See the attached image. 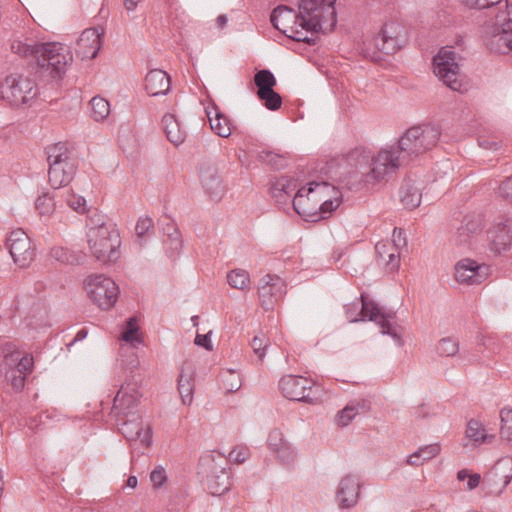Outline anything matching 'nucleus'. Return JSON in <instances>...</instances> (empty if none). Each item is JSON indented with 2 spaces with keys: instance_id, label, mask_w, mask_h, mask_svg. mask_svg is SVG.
<instances>
[{
  "instance_id": "obj_1",
  "label": "nucleus",
  "mask_w": 512,
  "mask_h": 512,
  "mask_svg": "<svg viewBox=\"0 0 512 512\" xmlns=\"http://www.w3.org/2000/svg\"><path fill=\"white\" fill-rule=\"evenodd\" d=\"M14 53L35 60V74L50 80L61 79L66 67L72 61V55L61 43H23L14 41L11 44Z\"/></svg>"
},
{
  "instance_id": "obj_2",
  "label": "nucleus",
  "mask_w": 512,
  "mask_h": 512,
  "mask_svg": "<svg viewBox=\"0 0 512 512\" xmlns=\"http://www.w3.org/2000/svg\"><path fill=\"white\" fill-rule=\"evenodd\" d=\"M342 202L341 191L327 181H312L301 187L293 198V208L301 216L326 218Z\"/></svg>"
},
{
  "instance_id": "obj_3",
  "label": "nucleus",
  "mask_w": 512,
  "mask_h": 512,
  "mask_svg": "<svg viewBox=\"0 0 512 512\" xmlns=\"http://www.w3.org/2000/svg\"><path fill=\"white\" fill-rule=\"evenodd\" d=\"M397 144L381 149L370 156L364 150L355 149L349 154L350 161H357V168L367 183H375L394 174L401 166L409 164Z\"/></svg>"
},
{
  "instance_id": "obj_4",
  "label": "nucleus",
  "mask_w": 512,
  "mask_h": 512,
  "mask_svg": "<svg viewBox=\"0 0 512 512\" xmlns=\"http://www.w3.org/2000/svg\"><path fill=\"white\" fill-rule=\"evenodd\" d=\"M345 314L352 323L365 320L375 322L381 328V334L391 336L397 345L402 346L401 327L392 323L396 316L395 312L383 311L373 300H368L363 294L361 304L345 305Z\"/></svg>"
},
{
  "instance_id": "obj_5",
  "label": "nucleus",
  "mask_w": 512,
  "mask_h": 512,
  "mask_svg": "<svg viewBox=\"0 0 512 512\" xmlns=\"http://www.w3.org/2000/svg\"><path fill=\"white\" fill-rule=\"evenodd\" d=\"M336 0H298V16L306 32L328 33L337 24Z\"/></svg>"
},
{
  "instance_id": "obj_6",
  "label": "nucleus",
  "mask_w": 512,
  "mask_h": 512,
  "mask_svg": "<svg viewBox=\"0 0 512 512\" xmlns=\"http://www.w3.org/2000/svg\"><path fill=\"white\" fill-rule=\"evenodd\" d=\"M228 460L225 455L210 451L203 454L198 463V475L213 496H220L231 488Z\"/></svg>"
},
{
  "instance_id": "obj_7",
  "label": "nucleus",
  "mask_w": 512,
  "mask_h": 512,
  "mask_svg": "<svg viewBox=\"0 0 512 512\" xmlns=\"http://www.w3.org/2000/svg\"><path fill=\"white\" fill-rule=\"evenodd\" d=\"M88 245L92 255L100 262H115L120 257V234L111 222H103L89 229Z\"/></svg>"
},
{
  "instance_id": "obj_8",
  "label": "nucleus",
  "mask_w": 512,
  "mask_h": 512,
  "mask_svg": "<svg viewBox=\"0 0 512 512\" xmlns=\"http://www.w3.org/2000/svg\"><path fill=\"white\" fill-rule=\"evenodd\" d=\"M441 131L438 126L424 124L409 128L398 140L400 151L410 163L419 155L431 150L439 141Z\"/></svg>"
},
{
  "instance_id": "obj_9",
  "label": "nucleus",
  "mask_w": 512,
  "mask_h": 512,
  "mask_svg": "<svg viewBox=\"0 0 512 512\" xmlns=\"http://www.w3.org/2000/svg\"><path fill=\"white\" fill-rule=\"evenodd\" d=\"M49 164L48 179L54 189L68 185L77 170L74 160L70 157L67 143L58 142L46 148Z\"/></svg>"
},
{
  "instance_id": "obj_10",
  "label": "nucleus",
  "mask_w": 512,
  "mask_h": 512,
  "mask_svg": "<svg viewBox=\"0 0 512 512\" xmlns=\"http://www.w3.org/2000/svg\"><path fill=\"white\" fill-rule=\"evenodd\" d=\"M459 59L460 56L452 46L442 47L433 57V68L434 74L447 87L453 91L464 92L467 90V85L460 74Z\"/></svg>"
},
{
  "instance_id": "obj_11",
  "label": "nucleus",
  "mask_w": 512,
  "mask_h": 512,
  "mask_svg": "<svg viewBox=\"0 0 512 512\" xmlns=\"http://www.w3.org/2000/svg\"><path fill=\"white\" fill-rule=\"evenodd\" d=\"M283 397L308 404L318 403L323 395L320 386H316L311 380L299 375H285L278 383Z\"/></svg>"
},
{
  "instance_id": "obj_12",
  "label": "nucleus",
  "mask_w": 512,
  "mask_h": 512,
  "mask_svg": "<svg viewBox=\"0 0 512 512\" xmlns=\"http://www.w3.org/2000/svg\"><path fill=\"white\" fill-rule=\"evenodd\" d=\"M37 95L35 83L30 78L11 74L0 83V98L13 106L28 104Z\"/></svg>"
},
{
  "instance_id": "obj_13",
  "label": "nucleus",
  "mask_w": 512,
  "mask_h": 512,
  "mask_svg": "<svg viewBox=\"0 0 512 512\" xmlns=\"http://www.w3.org/2000/svg\"><path fill=\"white\" fill-rule=\"evenodd\" d=\"M270 21L277 30L294 41L314 43L311 38L305 35L302 19L298 16V11L293 8L286 5L277 6L271 13Z\"/></svg>"
},
{
  "instance_id": "obj_14",
  "label": "nucleus",
  "mask_w": 512,
  "mask_h": 512,
  "mask_svg": "<svg viewBox=\"0 0 512 512\" xmlns=\"http://www.w3.org/2000/svg\"><path fill=\"white\" fill-rule=\"evenodd\" d=\"M85 290L92 302L103 310L112 308L119 295L117 284L102 274L88 276L85 280Z\"/></svg>"
},
{
  "instance_id": "obj_15",
  "label": "nucleus",
  "mask_w": 512,
  "mask_h": 512,
  "mask_svg": "<svg viewBox=\"0 0 512 512\" xmlns=\"http://www.w3.org/2000/svg\"><path fill=\"white\" fill-rule=\"evenodd\" d=\"M140 398L141 394L137 382L125 381L114 397L111 416L116 421H120L122 417L139 416L134 409L137 407Z\"/></svg>"
},
{
  "instance_id": "obj_16",
  "label": "nucleus",
  "mask_w": 512,
  "mask_h": 512,
  "mask_svg": "<svg viewBox=\"0 0 512 512\" xmlns=\"http://www.w3.org/2000/svg\"><path fill=\"white\" fill-rule=\"evenodd\" d=\"M6 247L19 267H27L34 259L35 253L31 247V240L22 229L10 232L6 239Z\"/></svg>"
},
{
  "instance_id": "obj_17",
  "label": "nucleus",
  "mask_w": 512,
  "mask_h": 512,
  "mask_svg": "<svg viewBox=\"0 0 512 512\" xmlns=\"http://www.w3.org/2000/svg\"><path fill=\"white\" fill-rule=\"evenodd\" d=\"M406 42L404 28L395 22L386 23L374 38L378 50L387 55L396 53Z\"/></svg>"
},
{
  "instance_id": "obj_18",
  "label": "nucleus",
  "mask_w": 512,
  "mask_h": 512,
  "mask_svg": "<svg viewBox=\"0 0 512 512\" xmlns=\"http://www.w3.org/2000/svg\"><path fill=\"white\" fill-rule=\"evenodd\" d=\"M258 294L265 310L273 309L274 303L286 294V283L278 275L267 274L259 281Z\"/></svg>"
},
{
  "instance_id": "obj_19",
  "label": "nucleus",
  "mask_w": 512,
  "mask_h": 512,
  "mask_svg": "<svg viewBox=\"0 0 512 512\" xmlns=\"http://www.w3.org/2000/svg\"><path fill=\"white\" fill-rule=\"evenodd\" d=\"M119 432L127 441L133 442L139 440L144 448H149L152 443V431L149 426L144 428L140 416L122 417L116 421Z\"/></svg>"
},
{
  "instance_id": "obj_20",
  "label": "nucleus",
  "mask_w": 512,
  "mask_h": 512,
  "mask_svg": "<svg viewBox=\"0 0 512 512\" xmlns=\"http://www.w3.org/2000/svg\"><path fill=\"white\" fill-rule=\"evenodd\" d=\"M489 271L488 265L465 258L455 265V278L459 283L478 285L487 278Z\"/></svg>"
},
{
  "instance_id": "obj_21",
  "label": "nucleus",
  "mask_w": 512,
  "mask_h": 512,
  "mask_svg": "<svg viewBox=\"0 0 512 512\" xmlns=\"http://www.w3.org/2000/svg\"><path fill=\"white\" fill-rule=\"evenodd\" d=\"M490 249L495 254L512 251V217L501 218L489 231Z\"/></svg>"
},
{
  "instance_id": "obj_22",
  "label": "nucleus",
  "mask_w": 512,
  "mask_h": 512,
  "mask_svg": "<svg viewBox=\"0 0 512 512\" xmlns=\"http://www.w3.org/2000/svg\"><path fill=\"white\" fill-rule=\"evenodd\" d=\"M361 482L359 476L355 474L345 475L339 482L336 490V502L340 509H350L354 507L359 500Z\"/></svg>"
},
{
  "instance_id": "obj_23",
  "label": "nucleus",
  "mask_w": 512,
  "mask_h": 512,
  "mask_svg": "<svg viewBox=\"0 0 512 512\" xmlns=\"http://www.w3.org/2000/svg\"><path fill=\"white\" fill-rule=\"evenodd\" d=\"M503 21L501 25L493 28L486 43L492 52L500 54H506L512 50V17L504 18Z\"/></svg>"
},
{
  "instance_id": "obj_24",
  "label": "nucleus",
  "mask_w": 512,
  "mask_h": 512,
  "mask_svg": "<svg viewBox=\"0 0 512 512\" xmlns=\"http://www.w3.org/2000/svg\"><path fill=\"white\" fill-rule=\"evenodd\" d=\"M200 179L205 193L214 201H219L225 193V186L217 171L212 165L202 166Z\"/></svg>"
},
{
  "instance_id": "obj_25",
  "label": "nucleus",
  "mask_w": 512,
  "mask_h": 512,
  "mask_svg": "<svg viewBox=\"0 0 512 512\" xmlns=\"http://www.w3.org/2000/svg\"><path fill=\"white\" fill-rule=\"evenodd\" d=\"M101 41V33L97 28L85 29L77 40L76 52L81 54L82 58L93 59L101 48Z\"/></svg>"
},
{
  "instance_id": "obj_26",
  "label": "nucleus",
  "mask_w": 512,
  "mask_h": 512,
  "mask_svg": "<svg viewBox=\"0 0 512 512\" xmlns=\"http://www.w3.org/2000/svg\"><path fill=\"white\" fill-rule=\"evenodd\" d=\"M170 85V76L161 69H152L145 77V90L150 96L166 95Z\"/></svg>"
},
{
  "instance_id": "obj_27",
  "label": "nucleus",
  "mask_w": 512,
  "mask_h": 512,
  "mask_svg": "<svg viewBox=\"0 0 512 512\" xmlns=\"http://www.w3.org/2000/svg\"><path fill=\"white\" fill-rule=\"evenodd\" d=\"M494 485H501L505 488L512 479V458L504 457L499 459L487 475Z\"/></svg>"
},
{
  "instance_id": "obj_28",
  "label": "nucleus",
  "mask_w": 512,
  "mask_h": 512,
  "mask_svg": "<svg viewBox=\"0 0 512 512\" xmlns=\"http://www.w3.org/2000/svg\"><path fill=\"white\" fill-rule=\"evenodd\" d=\"M206 114L210 123L211 130L222 138L231 135V127L229 119L220 111L217 106H213L206 110Z\"/></svg>"
},
{
  "instance_id": "obj_29",
  "label": "nucleus",
  "mask_w": 512,
  "mask_h": 512,
  "mask_svg": "<svg viewBox=\"0 0 512 512\" xmlns=\"http://www.w3.org/2000/svg\"><path fill=\"white\" fill-rule=\"evenodd\" d=\"M479 231H481L480 219L473 215L464 216L461 224L456 228V241L459 244H465Z\"/></svg>"
},
{
  "instance_id": "obj_30",
  "label": "nucleus",
  "mask_w": 512,
  "mask_h": 512,
  "mask_svg": "<svg viewBox=\"0 0 512 512\" xmlns=\"http://www.w3.org/2000/svg\"><path fill=\"white\" fill-rule=\"evenodd\" d=\"M162 123L166 137L172 144L179 146L185 141L187 133L173 114H165Z\"/></svg>"
},
{
  "instance_id": "obj_31",
  "label": "nucleus",
  "mask_w": 512,
  "mask_h": 512,
  "mask_svg": "<svg viewBox=\"0 0 512 512\" xmlns=\"http://www.w3.org/2000/svg\"><path fill=\"white\" fill-rule=\"evenodd\" d=\"M2 353L5 357V361L8 362L11 360L13 363L17 362V365L15 368H12V370H17L18 373L26 375L32 368L33 365V359L29 356H23L21 357L20 352L18 351H12V345L6 344L2 348Z\"/></svg>"
},
{
  "instance_id": "obj_32",
  "label": "nucleus",
  "mask_w": 512,
  "mask_h": 512,
  "mask_svg": "<svg viewBox=\"0 0 512 512\" xmlns=\"http://www.w3.org/2000/svg\"><path fill=\"white\" fill-rule=\"evenodd\" d=\"M399 194L402 204L410 210L418 207L421 203L420 189L410 180L403 183Z\"/></svg>"
},
{
  "instance_id": "obj_33",
  "label": "nucleus",
  "mask_w": 512,
  "mask_h": 512,
  "mask_svg": "<svg viewBox=\"0 0 512 512\" xmlns=\"http://www.w3.org/2000/svg\"><path fill=\"white\" fill-rule=\"evenodd\" d=\"M365 401H351L337 413V424L341 427L347 426L361 411H367Z\"/></svg>"
},
{
  "instance_id": "obj_34",
  "label": "nucleus",
  "mask_w": 512,
  "mask_h": 512,
  "mask_svg": "<svg viewBox=\"0 0 512 512\" xmlns=\"http://www.w3.org/2000/svg\"><path fill=\"white\" fill-rule=\"evenodd\" d=\"M50 255L62 264L78 265L83 262L85 255L82 252L71 251L62 246L51 248Z\"/></svg>"
},
{
  "instance_id": "obj_35",
  "label": "nucleus",
  "mask_w": 512,
  "mask_h": 512,
  "mask_svg": "<svg viewBox=\"0 0 512 512\" xmlns=\"http://www.w3.org/2000/svg\"><path fill=\"white\" fill-rule=\"evenodd\" d=\"M254 83L257 87V95H259L274 90L277 81L270 70L262 69L254 75Z\"/></svg>"
},
{
  "instance_id": "obj_36",
  "label": "nucleus",
  "mask_w": 512,
  "mask_h": 512,
  "mask_svg": "<svg viewBox=\"0 0 512 512\" xmlns=\"http://www.w3.org/2000/svg\"><path fill=\"white\" fill-rule=\"evenodd\" d=\"M154 224L150 217H140L135 226L136 239L135 244L141 249L150 238V231L153 230Z\"/></svg>"
},
{
  "instance_id": "obj_37",
  "label": "nucleus",
  "mask_w": 512,
  "mask_h": 512,
  "mask_svg": "<svg viewBox=\"0 0 512 512\" xmlns=\"http://www.w3.org/2000/svg\"><path fill=\"white\" fill-rule=\"evenodd\" d=\"M138 330L139 327L137 319L135 317L128 318L121 333V340L126 343L125 345H130L133 348H136L137 345L141 343V339L137 335Z\"/></svg>"
},
{
  "instance_id": "obj_38",
  "label": "nucleus",
  "mask_w": 512,
  "mask_h": 512,
  "mask_svg": "<svg viewBox=\"0 0 512 512\" xmlns=\"http://www.w3.org/2000/svg\"><path fill=\"white\" fill-rule=\"evenodd\" d=\"M296 186L295 179L281 177L272 184L271 193L274 197L279 198L282 194L289 195Z\"/></svg>"
},
{
  "instance_id": "obj_39",
  "label": "nucleus",
  "mask_w": 512,
  "mask_h": 512,
  "mask_svg": "<svg viewBox=\"0 0 512 512\" xmlns=\"http://www.w3.org/2000/svg\"><path fill=\"white\" fill-rule=\"evenodd\" d=\"M134 349L130 345H121L119 349L121 359V366L127 370H129L131 373L135 368L139 365V360L134 352Z\"/></svg>"
},
{
  "instance_id": "obj_40",
  "label": "nucleus",
  "mask_w": 512,
  "mask_h": 512,
  "mask_svg": "<svg viewBox=\"0 0 512 512\" xmlns=\"http://www.w3.org/2000/svg\"><path fill=\"white\" fill-rule=\"evenodd\" d=\"M91 110H92V117L96 121H100L105 119L110 112V105L109 102L99 96L93 97L90 101Z\"/></svg>"
},
{
  "instance_id": "obj_41",
  "label": "nucleus",
  "mask_w": 512,
  "mask_h": 512,
  "mask_svg": "<svg viewBox=\"0 0 512 512\" xmlns=\"http://www.w3.org/2000/svg\"><path fill=\"white\" fill-rule=\"evenodd\" d=\"M35 208L42 216L52 214L55 209L54 196L49 192H43L37 197Z\"/></svg>"
},
{
  "instance_id": "obj_42",
  "label": "nucleus",
  "mask_w": 512,
  "mask_h": 512,
  "mask_svg": "<svg viewBox=\"0 0 512 512\" xmlns=\"http://www.w3.org/2000/svg\"><path fill=\"white\" fill-rule=\"evenodd\" d=\"M258 158L260 161L266 163L276 170H281L287 165L286 158L283 155L274 153L272 151L263 150L259 152Z\"/></svg>"
},
{
  "instance_id": "obj_43",
  "label": "nucleus",
  "mask_w": 512,
  "mask_h": 512,
  "mask_svg": "<svg viewBox=\"0 0 512 512\" xmlns=\"http://www.w3.org/2000/svg\"><path fill=\"white\" fill-rule=\"evenodd\" d=\"M249 275L246 271L241 269L232 270L227 274L228 284L235 289L243 290L249 285Z\"/></svg>"
},
{
  "instance_id": "obj_44",
  "label": "nucleus",
  "mask_w": 512,
  "mask_h": 512,
  "mask_svg": "<svg viewBox=\"0 0 512 512\" xmlns=\"http://www.w3.org/2000/svg\"><path fill=\"white\" fill-rule=\"evenodd\" d=\"M164 247L169 258L173 259L179 255L182 248L180 233L168 232V237L164 239Z\"/></svg>"
},
{
  "instance_id": "obj_45",
  "label": "nucleus",
  "mask_w": 512,
  "mask_h": 512,
  "mask_svg": "<svg viewBox=\"0 0 512 512\" xmlns=\"http://www.w3.org/2000/svg\"><path fill=\"white\" fill-rule=\"evenodd\" d=\"M459 351V342L451 337H444L437 344V353L440 356L453 357Z\"/></svg>"
},
{
  "instance_id": "obj_46",
  "label": "nucleus",
  "mask_w": 512,
  "mask_h": 512,
  "mask_svg": "<svg viewBox=\"0 0 512 512\" xmlns=\"http://www.w3.org/2000/svg\"><path fill=\"white\" fill-rule=\"evenodd\" d=\"M466 436L474 442H484L487 434L483 425L477 420H470L466 428Z\"/></svg>"
},
{
  "instance_id": "obj_47",
  "label": "nucleus",
  "mask_w": 512,
  "mask_h": 512,
  "mask_svg": "<svg viewBox=\"0 0 512 512\" xmlns=\"http://www.w3.org/2000/svg\"><path fill=\"white\" fill-rule=\"evenodd\" d=\"M263 105L270 111H276L282 106L281 96L275 90L257 95Z\"/></svg>"
},
{
  "instance_id": "obj_48",
  "label": "nucleus",
  "mask_w": 512,
  "mask_h": 512,
  "mask_svg": "<svg viewBox=\"0 0 512 512\" xmlns=\"http://www.w3.org/2000/svg\"><path fill=\"white\" fill-rule=\"evenodd\" d=\"M250 346L258 358L263 360L266 350L270 346V341L262 332H259L250 341Z\"/></svg>"
},
{
  "instance_id": "obj_49",
  "label": "nucleus",
  "mask_w": 512,
  "mask_h": 512,
  "mask_svg": "<svg viewBox=\"0 0 512 512\" xmlns=\"http://www.w3.org/2000/svg\"><path fill=\"white\" fill-rule=\"evenodd\" d=\"M224 388L228 392H236L241 387L239 375L234 371H227L222 375Z\"/></svg>"
},
{
  "instance_id": "obj_50",
  "label": "nucleus",
  "mask_w": 512,
  "mask_h": 512,
  "mask_svg": "<svg viewBox=\"0 0 512 512\" xmlns=\"http://www.w3.org/2000/svg\"><path fill=\"white\" fill-rule=\"evenodd\" d=\"M274 453L277 455L280 462L287 466L291 465L296 458V453L289 443L281 446V448Z\"/></svg>"
},
{
  "instance_id": "obj_51",
  "label": "nucleus",
  "mask_w": 512,
  "mask_h": 512,
  "mask_svg": "<svg viewBox=\"0 0 512 512\" xmlns=\"http://www.w3.org/2000/svg\"><path fill=\"white\" fill-rule=\"evenodd\" d=\"M286 443L288 442L284 439L283 433L279 429H274L269 433L267 444L273 453L279 450V448L284 446Z\"/></svg>"
},
{
  "instance_id": "obj_52",
  "label": "nucleus",
  "mask_w": 512,
  "mask_h": 512,
  "mask_svg": "<svg viewBox=\"0 0 512 512\" xmlns=\"http://www.w3.org/2000/svg\"><path fill=\"white\" fill-rule=\"evenodd\" d=\"M465 6L471 9H485L498 6L503 0H459Z\"/></svg>"
},
{
  "instance_id": "obj_53",
  "label": "nucleus",
  "mask_w": 512,
  "mask_h": 512,
  "mask_svg": "<svg viewBox=\"0 0 512 512\" xmlns=\"http://www.w3.org/2000/svg\"><path fill=\"white\" fill-rule=\"evenodd\" d=\"M67 205L78 213L86 211V200L84 197L69 193L66 196Z\"/></svg>"
},
{
  "instance_id": "obj_54",
  "label": "nucleus",
  "mask_w": 512,
  "mask_h": 512,
  "mask_svg": "<svg viewBox=\"0 0 512 512\" xmlns=\"http://www.w3.org/2000/svg\"><path fill=\"white\" fill-rule=\"evenodd\" d=\"M441 451L440 445L437 443L420 447L416 453L421 456V461L424 463L438 455Z\"/></svg>"
},
{
  "instance_id": "obj_55",
  "label": "nucleus",
  "mask_w": 512,
  "mask_h": 512,
  "mask_svg": "<svg viewBox=\"0 0 512 512\" xmlns=\"http://www.w3.org/2000/svg\"><path fill=\"white\" fill-rule=\"evenodd\" d=\"M249 454V450L245 446H237L233 450L230 451L228 458H226L229 462H234L237 464L243 463Z\"/></svg>"
},
{
  "instance_id": "obj_56",
  "label": "nucleus",
  "mask_w": 512,
  "mask_h": 512,
  "mask_svg": "<svg viewBox=\"0 0 512 512\" xmlns=\"http://www.w3.org/2000/svg\"><path fill=\"white\" fill-rule=\"evenodd\" d=\"M25 376L24 374L18 373L17 370H8L5 374L7 380L11 382L12 387L19 391L24 387L25 384Z\"/></svg>"
},
{
  "instance_id": "obj_57",
  "label": "nucleus",
  "mask_w": 512,
  "mask_h": 512,
  "mask_svg": "<svg viewBox=\"0 0 512 512\" xmlns=\"http://www.w3.org/2000/svg\"><path fill=\"white\" fill-rule=\"evenodd\" d=\"M392 250H394V247L391 243L378 242L375 245V252L377 256V262L379 265H381L384 260L386 261V257Z\"/></svg>"
},
{
  "instance_id": "obj_58",
  "label": "nucleus",
  "mask_w": 512,
  "mask_h": 512,
  "mask_svg": "<svg viewBox=\"0 0 512 512\" xmlns=\"http://www.w3.org/2000/svg\"><path fill=\"white\" fill-rule=\"evenodd\" d=\"M194 386V369L191 365H184L178 378V385Z\"/></svg>"
},
{
  "instance_id": "obj_59",
  "label": "nucleus",
  "mask_w": 512,
  "mask_h": 512,
  "mask_svg": "<svg viewBox=\"0 0 512 512\" xmlns=\"http://www.w3.org/2000/svg\"><path fill=\"white\" fill-rule=\"evenodd\" d=\"M178 391L183 404L190 405L193 400L194 386L180 384L178 385Z\"/></svg>"
},
{
  "instance_id": "obj_60",
  "label": "nucleus",
  "mask_w": 512,
  "mask_h": 512,
  "mask_svg": "<svg viewBox=\"0 0 512 512\" xmlns=\"http://www.w3.org/2000/svg\"><path fill=\"white\" fill-rule=\"evenodd\" d=\"M150 480L154 487H160L166 481L165 470L162 467H156L150 474Z\"/></svg>"
},
{
  "instance_id": "obj_61",
  "label": "nucleus",
  "mask_w": 512,
  "mask_h": 512,
  "mask_svg": "<svg viewBox=\"0 0 512 512\" xmlns=\"http://www.w3.org/2000/svg\"><path fill=\"white\" fill-rule=\"evenodd\" d=\"M499 193L504 199L512 202V175L501 183Z\"/></svg>"
},
{
  "instance_id": "obj_62",
  "label": "nucleus",
  "mask_w": 512,
  "mask_h": 512,
  "mask_svg": "<svg viewBox=\"0 0 512 512\" xmlns=\"http://www.w3.org/2000/svg\"><path fill=\"white\" fill-rule=\"evenodd\" d=\"M211 333L212 332L210 331L206 334H197L195 337L194 343L197 346H201V347L205 348L207 351H212L213 345H212L211 338H210Z\"/></svg>"
},
{
  "instance_id": "obj_63",
  "label": "nucleus",
  "mask_w": 512,
  "mask_h": 512,
  "mask_svg": "<svg viewBox=\"0 0 512 512\" xmlns=\"http://www.w3.org/2000/svg\"><path fill=\"white\" fill-rule=\"evenodd\" d=\"M381 265L388 266L391 270L397 269L399 267V249L394 247V250L388 254L386 261L384 260Z\"/></svg>"
},
{
  "instance_id": "obj_64",
  "label": "nucleus",
  "mask_w": 512,
  "mask_h": 512,
  "mask_svg": "<svg viewBox=\"0 0 512 512\" xmlns=\"http://www.w3.org/2000/svg\"><path fill=\"white\" fill-rule=\"evenodd\" d=\"M391 244L396 249H400V248L406 246L407 241H406V237H405L404 231L402 229L394 228L393 240H392Z\"/></svg>"
}]
</instances>
